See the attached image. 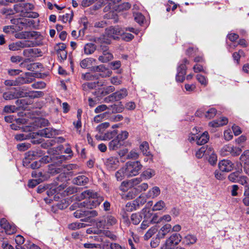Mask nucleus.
Listing matches in <instances>:
<instances>
[{"instance_id": "obj_1", "label": "nucleus", "mask_w": 249, "mask_h": 249, "mask_svg": "<svg viewBox=\"0 0 249 249\" xmlns=\"http://www.w3.org/2000/svg\"><path fill=\"white\" fill-rule=\"evenodd\" d=\"M122 33V29L118 26H111L107 28L104 34L99 37H94L93 41L97 43H106L109 44L112 39L118 38L120 34Z\"/></svg>"}, {"instance_id": "obj_2", "label": "nucleus", "mask_w": 249, "mask_h": 249, "mask_svg": "<svg viewBox=\"0 0 249 249\" xmlns=\"http://www.w3.org/2000/svg\"><path fill=\"white\" fill-rule=\"evenodd\" d=\"M33 7V5L29 3H20L14 5V8L16 13H19L22 17L35 18L38 16V14L30 12Z\"/></svg>"}, {"instance_id": "obj_3", "label": "nucleus", "mask_w": 249, "mask_h": 249, "mask_svg": "<svg viewBox=\"0 0 249 249\" xmlns=\"http://www.w3.org/2000/svg\"><path fill=\"white\" fill-rule=\"evenodd\" d=\"M142 181V178H135L131 180V181H123L120 188V189L124 192L126 191L127 189V188L130 187L133 184V185L136 186L135 188L136 189V191L137 193H140L143 191H146L148 187V185L146 183H142V184H140Z\"/></svg>"}, {"instance_id": "obj_4", "label": "nucleus", "mask_w": 249, "mask_h": 249, "mask_svg": "<svg viewBox=\"0 0 249 249\" xmlns=\"http://www.w3.org/2000/svg\"><path fill=\"white\" fill-rule=\"evenodd\" d=\"M142 165L139 161H128L125 163V175L126 177L135 176L139 174Z\"/></svg>"}, {"instance_id": "obj_5", "label": "nucleus", "mask_w": 249, "mask_h": 249, "mask_svg": "<svg viewBox=\"0 0 249 249\" xmlns=\"http://www.w3.org/2000/svg\"><path fill=\"white\" fill-rule=\"evenodd\" d=\"M103 200V197L97 193L96 197H90L88 199L81 202L80 205L88 209H92L99 206Z\"/></svg>"}, {"instance_id": "obj_6", "label": "nucleus", "mask_w": 249, "mask_h": 249, "mask_svg": "<svg viewBox=\"0 0 249 249\" xmlns=\"http://www.w3.org/2000/svg\"><path fill=\"white\" fill-rule=\"evenodd\" d=\"M33 45V43L32 41L24 40L12 43L9 45L8 47L9 50L16 51L20 50L21 48L31 47Z\"/></svg>"}, {"instance_id": "obj_7", "label": "nucleus", "mask_w": 249, "mask_h": 249, "mask_svg": "<svg viewBox=\"0 0 249 249\" xmlns=\"http://www.w3.org/2000/svg\"><path fill=\"white\" fill-rule=\"evenodd\" d=\"M182 239V236L179 234L173 233L166 240L165 244L171 249L178 245Z\"/></svg>"}, {"instance_id": "obj_8", "label": "nucleus", "mask_w": 249, "mask_h": 249, "mask_svg": "<svg viewBox=\"0 0 249 249\" xmlns=\"http://www.w3.org/2000/svg\"><path fill=\"white\" fill-rule=\"evenodd\" d=\"M105 164L108 170L114 171L119 166V161L116 157H110L105 160Z\"/></svg>"}, {"instance_id": "obj_9", "label": "nucleus", "mask_w": 249, "mask_h": 249, "mask_svg": "<svg viewBox=\"0 0 249 249\" xmlns=\"http://www.w3.org/2000/svg\"><path fill=\"white\" fill-rule=\"evenodd\" d=\"M0 226L4 230L6 234H12L16 232L17 229L15 225L10 224L7 221L2 218L0 220Z\"/></svg>"}, {"instance_id": "obj_10", "label": "nucleus", "mask_w": 249, "mask_h": 249, "mask_svg": "<svg viewBox=\"0 0 249 249\" xmlns=\"http://www.w3.org/2000/svg\"><path fill=\"white\" fill-rule=\"evenodd\" d=\"M42 153L40 151H30L25 154V157L23 160V165L27 164L31 160H35L41 156Z\"/></svg>"}, {"instance_id": "obj_11", "label": "nucleus", "mask_w": 249, "mask_h": 249, "mask_svg": "<svg viewBox=\"0 0 249 249\" xmlns=\"http://www.w3.org/2000/svg\"><path fill=\"white\" fill-rule=\"evenodd\" d=\"M218 166L221 171L228 172L233 169L234 164L230 160H223L219 162Z\"/></svg>"}, {"instance_id": "obj_12", "label": "nucleus", "mask_w": 249, "mask_h": 249, "mask_svg": "<svg viewBox=\"0 0 249 249\" xmlns=\"http://www.w3.org/2000/svg\"><path fill=\"white\" fill-rule=\"evenodd\" d=\"M206 158L208 159V161L211 165H213L216 164L217 156L212 147H207Z\"/></svg>"}, {"instance_id": "obj_13", "label": "nucleus", "mask_w": 249, "mask_h": 249, "mask_svg": "<svg viewBox=\"0 0 249 249\" xmlns=\"http://www.w3.org/2000/svg\"><path fill=\"white\" fill-rule=\"evenodd\" d=\"M172 227L169 224H165L159 231L157 236L159 239H163L171 231Z\"/></svg>"}, {"instance_id": "obj_14", "label": "nucleus", "mask_w": 249, "mask_h": 249, "mask_svg": "<svg viewBox=\"0 0 249 249\" xmlns=\"http://www.w3.org/2000/svg\"><path fill=\"white\" fill-rule=\"evenodd\" d=\"M113 58V54L107 49L104 50L102 55L98 57V60L102 63H107Z\"/></svg>"}, {"instance_id": "obj_15", "label": "nucleus", "mask_w": 249, "mask_h": 249, "mask_svg": "<svg viewBox=\"0 0 249 249\" xmlns=\"http://www.w3.org/2000/svg\"><path fill=\"white\" fill-rule=\"evenodd\" d=\"M95 59L91 57H88L81 60L80 66L83 69H89L96 62Z\"/></svg>"}, {"instance_id": "obj_16", "label": "nucleus", "mask_w": 249, "mask_h": 249, "mask_svg": "<svg viewBox=\"0 0 249 249\" xmlns=\"http://www.w3.org/2000/svg\"><path fill=\"white\" fill-rule=\"evenodd\" d=\"M97 49V46L92 43H86L83 48L84 53L86 55L93 54Z\"/></svg>"}, {"instance_id": "obj_17", "label": "nucleus", "mask_w": 249, "mask_h": 249, "mask_svg": "<svg viewBox=\"0 0 249 249\" xmlns=\"http://www.w3.org/2000/svg\"><path fill=\"white\" fill-rule=\"evenodd\" d=\"M228 119L226 117H223L220 119L215 120L209 123V125L213 127H217L228 123Z\"/></svg>"}, {"instance_id": "obj_18", "label": "nucleus", "mask_w": 249, "mask_h": 249, "mask_svg": "<svg viewBox=\"0 0 249 249\" xmlns=\"http://www.w3.org/2000/svg\"><path fill=\"white\" fill-rule=\"evenodd\" d=\"M89 179L88 178L84 175L78 176L73 180V182L74 184L81 186L85 185L89 182Z\"/></svg>"}, {"instance_id": "obj_19", "label": "nucleus", "mask_w": 249, "mask_h": 249, "mask_svg": "<svg viewBox=\"0 0 249 249\" xmlns=\"http://www.w3.org/2000/svg\"><path fill=\"white\" fill-rule=\"evenodd\" d=\"M124 145L117 138L109 142L108 148L110 150H116Z\"/></svg>"}, {"instance_id": "obj_20", "label": "nucleus", "mask_w": 249, "mask_h": 249, "mask_svg": "<svg viewBox=\"0 0 249 249\" xmlns=\"http://www.w3.org/2000/svg\"><path fill=\"white\" fill-rule=\"evenodd\" d=\"M160 193V190L159 187L155 186L149 190L146 194L148 198H154L157 197Z\"/></svg>"}, {"instance_id": "obj_21", "label": "nucleus", "mask_w": 249, "mask_h": 249, "mask_svg": "<svg viewBox=\"0 0 249 249\" xmlns=\"http://www.w3.org/2000/svg\"><path fill=\"white\" fill-rule=\"evenodd\" d=\"M113 94L115 100L117 101L125 97L127 95V91L125 89H122Z\"/></svg>"}, {"instance_id": "obj_22", "label": "nucleus", "mask_w": 249, "mask_h": 249, "mask_svg": "<svg viewBox=\"0 0 249 249\" xmlns=\"http://www.w3.org/2000/svg\"><path fill=\"white\" fill-rule=\"evenodd\" d=\"M97 196V193L94 192L91 190H86L81 193L78 197L80 199H88L90 197H96Z\"/></svg>"}, {"instance_id": "obj_23", "label": "nucleus", "mask_w": 249, "mask_h": 249, "mask_svg": "<svg viewBox=\"0 0 249 249\" xmlns=\"http://www.w3.org/2000/svg\"><path fill=\"white\" fill-rule=\"evenodd\" d=\"M209 140L208 133L206 131L202 134L197 135V144L203 145L207 142Z\"/></svg>"}, {"instance_id": "obj_24", "label": "nucleus", "mask_w": 249, "mask_h": 249, "mask_svg": "<svg viewBox=\"0 0 249 249\" xmlns=\"http://www.w3.org/2000/svg\"><path fill=\"white\" fill-rule=\"evenodd\" d=\"M197 241L196 236L192 234H188L183 239V243L187 245L195 244Z\"/></svg>"}, {"instance_id": "obj_25", "label": "nucleus", "mask_w": 249, "mask_h": 249, "mask_svg": "<svg viewBox=\"0 0 249 249\" xmlns=\"http://www.w3.org/2000/svg\"><path fill=\"white\" fill-rule=\"evenodd\" d=\"M85 218L81 219V220L85 222H88L90 218L96 216L98 213L95 210H89L85 212Z\"/></svg>"}, {"instance_id": "obj_26", "label": "nucleus", "mask_w": 249, "mask_h": 249, "mask_svg": "<svg viewBox=\"0 0 249 249\" xmlns=\"http://www.w3.org/2000/svg\"><path fill=\"white\" fill-rule=\"evenodd\" d=\"M38 53V50L35 48H29L23 51L24 56L27 57H32L35 56Z\"/></svg>"}, {"instance_id": "obj_27", "label": "nucleus", "mask_w": 249, "mask_h": 249, "mask_svg": "<svg viewBox=\"0 0 249 249\" xmlns=\"http://www.w3.org/2000/svg\"><path fill=\"white\" fill-rule=\"evenodd\" d=\"M22 29V27L18 26V28L17 26H14V25H12L5 26L3 29V31L5 33L13 34L17 31H20Z\"/></svg>"}, {"instance_id": "obj_28", "label": "nucleus", "mask_w": 249, "mask_h": 249, "mask_svg": "<svg viewBox=\"0 0 249 249\" xmlns=\"http://www.w3.org/2000/svg\"><path fill=\"white\" fill-rule=\"evenodd\" d=\"M140 149L144 155L146 156L151 155L150 152L149 151V144L147 142H143L140 145Z\"/></svg>"}, {"instance_id": "obj_29", "label": "nucleus", "mask_w": 249, "mask_h": 249, "mask_svg": "<svg viewBox=\"0 0 249 249\" xmlns=\"http://www.w3.org/2000/svg\"><path fill=\"white\" fill-rule=\"evenodd\" d=\"M117 220L115 217L108 214L105 217V223L107 226H111L116 224Z\"/></svg>"}, {"instance_id": "obj_30", "label": "nucleus", "mask_w": 249, "mask_h": 249, "mask_svg": "<svg viewBox=\"0 0 249 249\" xmlns=\"http://www.w3.org/2000/svg\"><path fill=\"white\" fill-rule=\"evenodd\" d=\"M26 19H21V18H14L11 20V22L13 24H14V26H25L27 25Z\"/></svg>"}, {"instance_id": "obj_31", "label": "nucleus", "mask_w": 249, "mask_h": 249, "mask_svg": "<svg viewBox=\"0 0 249 249\" xmlns=\"http://www.w3.org/2000/svg\"><path fill=\"white\" fill-rule=\"evenodd\" d=\"M38 134L41 136L46 138H51L53 135L52 129L50 128H45L40 130Z\"/></svg>"}, {"instance_id": "obj_32", "label": "nucleus", "mask_w": 249, "mask_h": 249, "mask_svg": "<svg viewBox=\"0 0 249 249\" xmlns=\"http://www.w3.org/2000/svg\"><path fill=\"white\" fill-rule=\"evenodd\" d=\"M240 159L245 166L249 167V150L245 151L241 155Z\"/></svg>"}, {"instance_id": "obj_33", "label": "nucleus", "mask_w": 249, "mask_h": 249, "mask_svg": "<svg viewBox=\"0 0 249 249\" xmlns=\"http://www.w3.org/2000/svg\"><path fill=\"white\" fill-rule=\"evenodd\" d=\"M155 171L151 169H148L142 172L141 174V178L145 179H148L155 176Z\"/></svg>"}, {"instance_id": "obj_34", "label": "nucleus", "mask_w": 249, "mask_h": 249, "mask_svg": "<svg viewBox=\"0 0 249 249\" xmlns=\"http://www.w3.org/2000/svg\"><path fill=\"white\" fill-rule=\"evenodd\" d=\"M73 12L70 11L69 13H66L62 16H60L59 18L64 23H66L68 21L70 22L73 18Z\"/></svg>"}, {"instance_id": "obj_35", "label": "nucleus", "mask_w": 249, "mask_h": 249, "mask_svg": "<svg viewBox=\"0 0 249 249\" xmlns=\"http://www.w3.org/2000/svg\"><path fill=\"white\" fill-rule=\"evenodd\" d=\"M108 108L111 109L112 112L113 113L122 112L124 109L123 105L121 104H114L109 106Z\"/></svg>"}, {"instance_id": "obj_36", "label": "nucleus", "mask_w": 249, "mask_h": 249, "mask_svg": "<svg viewBox=\"0 0 249 249\" xmlns=\"http://www.w3.org/2000/svg\"><path fill=\"white\" fill-rule=\"evenodd\" d=\"M108 112H106L97 115L94 117L93 122L95 123H98L106 119L108 117Z\"/></svg>"}, {"instance_id": "obj_37", "label": "nucleus", "mask_w": 249, "mask_h": 249, "mask_svg": "<svg viewBox=\"0 0 249 249\" xmlns=\"http://www.w3.org/2000/svg\"><path fill=\"white\" fill-rule=\"evenodd\" d=\"M15 85L18 86L24 84H27L31 82V80L28 78H24L23 77H18L15 80Z\"/></svg>"}, {"instance_id": "obj_38", "label": "nucleus", "mask_w": 249, "mask_h": 249, "mask_svg": "<svg viewBox=\"0 0 249 249\" xmlns=\"http://www.w3.org/2000/svg\"><path fill=\"white\" fill-rule=\"evenodd\" d=\"M117 134L116 130L107 132L103 136V141H107L112 139Z\"/></svg>"}, {"instance_id": "obj_39", "label": "nucleus", "mask_w": 249, "mask_h": 249, "mask_svg": "<svg viewBox=\"0 0 249 249\" xmlns=\"http://www.w3.org/2000/svg\"><path fill=\"white\" fill-rule=\"evenodd\" d=\"M142 219V216L139 213H133L131 216V221L134 225L139 224Z\"/></svg>"}, {"instance_id": "obj_40", "label": "nucleus", "mask_w": 249, "mask_h": 249, "mask_svg": "<svg viewBox=\"0 0 249 249\" xmlns=\"http://www.w3.org/2000/svg\"><path fill=\"white\" fill-rule=\"evenodd\" d=\"M115 176L118 180H122L124 177H126L125 175V169L124 167L118 170L115 174Z\"/></svg>"}, {"instance_id": "obj_41", "label": "nucleus", "mask_w": 249, "mask_h": 249, "mask_svg": "<svg viewBox=\"0 0 249 249\" xmlns=\"http://www.w3.org/2000/svg\"><path fill=\"white\" fill-rule=\"evenodd\" d=\"M245 53L242 50H240L238 52H235L232 54L233 59L236 61L237 64L239 63L240 59L242 56H245Z\"/></svg>"}, {"instance_id": "obj_42", "label": "nucleus", "mask_w": 249, "mask_h": 249, "mask_svg": "<svg viewBox=\"0 0 249 249\" xmlns=\"http://www.w3.org/2000/svg\"><path fill=\"white\" fill-rule=\"evenodd\" d=\"M165 203L162 200L158 201L153 207L152 210L153 211H160L164 208Z\"/></svg>"}, {"instance_id": "obj_43", "label": "nucleus", "mask_w": 249, "mask_h": 249, "mask_svg": "<svg viewBox=\"0 0 249 249\" xmlns=\"http://www.w3.org/2000/svg\"><path fill=\"white\" fill-rule=\"evenodd\" d=\"M128 132L127 131H122L116 137V138L123 144L124 141L126 140L128 137Z\"/></svg>"}, {"instance_id": "obj_44", "label": "nucleus", "mask_w": 249, "mask_h": 249, "mask_svg": "<svg viewBox=\"0 0 249 249\" xmlns=\"http://www.w3.org/2000/svg\"><path fill=\"white\" fill-rule=\"evenodd\" d=\"M86 225L84 223L80 222L72 223L69 225V228L72 230L79 229L80 228L85 227Z\"/></svg>"}, {"instance_id": "obj_45", "label": "nucleus", "mask_w": 249, "mask_h": 249, "mask_svg": "<svg viewBox=\"0 0 249 249\" xmlns=\"http://www.w3.org/2000/svg\"><path fill=\"white\" fill-rule=\"evenodd\" d=\"M196 79L203 86H206L208 83L207 78L204 75L198 74L196 75Z\"/></svg>"}, {"instance_id": "obj_46", "label": "nucleus", "mask_w": 249, "mask_h": 249, "mask_svg": "<svg viewBox=\"0 0 249 249\" xmlns=\"http://www.w3.org/2000/svg\"><path fill=\"white\" fill-rule=\"evenodd\" d=\"M206 150H207V147H202L198 151H196V156L197 158H201L203 156H206Z\"/></svg>"}, {"instance_id": "obj_47", "label": "nucleus", "mask_w": 249, "mask_h": 249, "mask_svg": "<svg viewBox=\"0 0 249 249\" xmlns=\"http://www.w3.org/2000/svg\"><path fill=\"white\" fill-rule=\"evenodd\" d=\"M157 229L155 227H153L149 229L148 231L146 232L144 236V238L145 240L149 239L152 236L156 233Z\"/></svg>"}, {"instance_id": "obj_48", "label": "nucleus", "mask_w": 249, "mask_h": 249, "mask_svg": "<svg viewBox=\"0 0 249 249\" xmlns=\"http://www.w3.org/2000/svg\"><path fill=\"white\" fill-rule=\"evenodd\" d=\"M3 97L6 100L17 98L16 92H12V91H8L4 93L3 94Z\"/></svg>"}, {"instance_id": "obj_49", "label": "nucleus", "mask_w": 249, "mask_h": 249, "mask_svg": "<svg viewBox=\"0 0 249 249\" xmlns=\"http://www.w3.org/2000/svg\"><path fill=\"white\" fill-rule=\"evenodd\" d=\"M122 39L125 41H129L134 38V36L130 33H124L122 30V33L120 34Z\"/></svg>"}, {"instance_id": "obj_50", "label": "nucleus", "mask_w": 249, "mask_h": 249, "mask_svg": "<svg viewBox=\"0 0 249 249\" xmlns=\"http://www.w3.org/2000/svg\"><path fill=\"white\" fill-rule=\"evenodd\" d=\"M189 63V61L187 59H184L179 64V66L178 67L177 71H180L183 72L184 71V72H186V64Z\"/></svg>"}, {"instance_id": "obj_51", "label": "nucleus", "mask_w": 249, "mask_h": 249, "mask_svg": "<svg viewBox=\"0 0 249 249\" xmlns=\"http://www.w3.org/2000/svg\"><path fill=\"white\" fill-rule=\"evenodd\" d=\"M130 6L128 2H124L118 5L116 10L119 12L127 10L130 8Z\"/></svg>"}, {"instance_id": "obj_52", "label": "nucleus", "mask_w": 249, "mask_h": 249, "mask_svg": "<svg viewBox=\"0 0 249 249\" xmlns=\"http://www.w3.org/2000/svg\"><path fill=\"white\" fill-rule=\"evenodd\" d=\"M44 181L43 178H39L37 179H34L31 180L29 181L28 186L30 187L34 188L36 186L37 184Z\"/></svg>"}, {"instance_id": "obj_53", "label": "nucleus", "mask_w": 249, "mask_h": 249, "mask_svg": "<svg viewBox=\"0 0 249 249\" xmlns=\"http://www.w3.org/2000/svg\"><path fill=\"white\" fill-rule=\"evenodd\" d=\"M239 177V173L238 172H235L231 173L229 175V179L232 182H236Z\"/></svg>"}, {"instance_id": "obj_54", "label": "nucleus", "mask_w": 249, "mask_h": 249, "mask_svg": "<svg viewBox=\"0 0 249 249\" xmlns=\"http://www.w3.org/2000/svg\"><path fill=\"white\" fill-rule=\"evenodd\" d=\"M216 110L214 108H211L206 112L205 117L208 119H211L215 116Z\"/></svg>"}, {"instance_id": "obj_55", "label": "nucleus", "mask_w": 249, "mask_h": 249, "mask_svg": "<svg viewBox=\"0 0 249 249\" xmlns=\"http://www.w3.org/2000/svg\"><path fill=\"white\" fill-rule=\"evenodd\" d=\"M26 90L25 88L23 87L21 89H20L18 90H17V92H15L17 96V98L19 97H27L29 96V93L24 92L23 90Z\"/></svg>"}, {"instance_id": "obj_56", "label": "nucleus", "mask_w": 249, "mask_h": 249, "mask_svg": "<svg viewBox=\"0 0 249 249\" xmlns=\"http://www.w3.org/2000/svg\"><path fill=\"white\" fill-rule=\"evenodd\" d=\"M134 19L137 23L140 25L143 23L144 17L141 13H137L134 14Z\"/></svg>"}, {"instance_id": "obj_57", "label": "nucleus", "mask_w": 249, "mask_h": 249, "mask_svg": "<svg viewBox=\"0 0 249 249\" xmlns=\"http://www.w3.org/2000/svg\"><path fill=\"white\" fill-rule=\"evenodd\" d=\"M139 193L136 191V189L133 188L129 191L126 195V197L128 199H132L134 198Z\"/></svg>"}, {"instance_id": "obj_58", "label": "nucleus", "mask_w": 249, "mask_h": 249, "mask_svg": "<svg viewBox=\"0 0 249 249\" xmlns=\"http://www.w3.org/2000/svg\"><path fill=\"white\" fill-rule=\"evenodd\" d=\"M139 154L135 149H133L127 155L128 159H137L139 158Z\"/></svg>"}, {"instance_id": "obj_59", "label": "nucleus", "mask_w": 249, "mask_h": 249, "mask_svg": "<svg viewBox=\"0 0 249 249\" xmlns=\"http://www.w3.org/2000/svg\"><path fill=\"white\" fill-rule=\"evenodd\" d=\"M31 144L29 143H21L17 145V148L19 151H24L30 147Z\"/></svg>"}, {"instance_id": "obj_60", "label": "nucleus", "mask_w": 249, "mask_h": 249, "mask_svg": "<svg viewBox=\"0 0 249 249\" xmlns=\"http://www.w3.org/2000/svg\"><path fill=\"white\" fill-rule=\"evenodd\" d=\"M44 95V93L41 91H32L29 93V96L32 98H38Z\"/></svg>"}, {"instance_id": "obj_61", "label": "nucleus", "mask_w": 249, "mask_h": 249, "mask_svg": "<svg viewBox=\"0 0 249 249\" xmlns=\"http://www.w3.org/2000/svg\"><path fill=\"white\" fill-rule=\"evenodd\" d=\"M178 73L176 75V80L178 82H182L185 79V72L177 71Z\"/></svg>"}, {"instance_id": "obj_62", "label": "nucleus", "mask_w": 249, "mask_h": 249, "mask_svg": "<svg viewBox=\"0 0 249 249\" xmlns=\"http://www.w3.org/2000/svg\"><path fill=\"white\" fill-rule=\"evenodd\" d=\"M115 90V88L113 86H109L103 89L102 94L105 95L108 94Z\"/></svg>"}, {"instance_id": "obj_63", "label": "nucleus", "mask_w": 249, "mask_h": 249, "mask_svg": "<svg viewBox=\"0 0 249 249\" xmlns=\"http://www.w3.org/2000/svg\"><path fill=\"white\" fill-rule=\"evenodd\" d=\"M66 45L63 43H58L54 47L56 53L66 51Z\"/></svg>"}, {"instance_id": "obj_64", "label": "nucleus", "mask_w": 249, "mask_h": 249, "mask_svg": "<svg viewBox=\"0 0 249 249\" xmlns=\"http://www.w3.org/2000/svg\"><path fill=\"white\" fill-rule=\"evenodd\" d=\"M97 84L95 82H87L83 85L84 89H92L96 87Z\"/></svg>"}]
</instances>
